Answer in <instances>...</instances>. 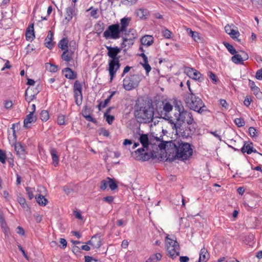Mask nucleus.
Wrapping results in <instances>:
<instances>
[{
	"mask_svg": "<svg viewBox=\"0 0 262 262\" xmlns=\"http://www.w3.org/2000/svg\"><path fill=\"white\" fill-rule=\"evenodd\" d=\"M135 116L139 122L145 123L152 122L154 116L152 103L144 100L137 102L135 105Z\"/></svg>",
	"mask_w": 262,
	"mask_h": 262,
	"instance_id": "1",
	"label": "nucleus"
},
{
	"mask_svg": "<svg viewBox=\"0 0 262 262\" xmlns=\"http://www.w3.org/2000/svg\"><path fill=\"white\" fill-rule=\"evenodd\" d=\"M173 151L175 152L174 158L178 159L187 160L189 158L193 153V150L191 145L180 139L174 140L171 142ZM170 146V143H169Z\"/></svg>",
	"mask_w": 262,
	"mask_h": 262,
	"instance_id": "2",
	"label": "nucleus"
},
{
	"mask_svg": "<svg viewBox=\"0 0 262 262\" xmlns=\"http://www.w3.org/2000/svg\"><path fill=\"white\" fill-rule=\"evenodd\" d=\"M184 101L188 107L200 114L206 112L207 107L202 100L194 93H186L184 96Z\"/></svg>",
	"mask_w": 262,
	"mask_h": 262,
	"instance_id": "3",
	"label": "nucleus"
},
{
	"mask_svg": "<svg viewBox=\"0 0 262 262\" xmlns=\"http://www.w3.org/2000/svg\"><path fill=\"white\" fill-rule=\"evenodd\" d=\"M166 249L167 255L172 259L176 258L180 254V246L179 243L167 236L166 237Z\"/></svg>",
	"mask_w": 262,
	"mask_h": 262,
	"instance_id": "4",
	"label": "nucleus"
},
{
	"mask_svg": "<svg viewBox=\"0 0 262 262\" xmlns=\"http://www.w3.org/2000/svg\"><path fill=\"white\" fill-rule=\"evenodd\" d=\"M121 33L119 24L116 23L108 26L103 33V37L106 39L116 40L121 37Z\"/></svg>",
	"mask_w": 262,
	"mask_h": 262,
	"instance_id": "5",
	"label": "nucleus"
},
{
	"mask_svg": "<svg viewBox=\"0 0 262 262\" xmlns=\"http://www.w3.org/2000/svg\"><path fill=\"white\" fill-rule=\"evenodd\" d=\"M132 156L137 161H146L151 158H156V152L154 151L148 152L145 148H140L134 152L132 153Z\"/></svg>",
	"mask_w": 262,
	"mask_h": 262,
	"instance_id": "6",
	"label": "nucleus"
},
{
	"mask_svg": "<svg viewBox=\"0 0 262 262\" xmlns=\"http://www.w3.org/2000/svg\"><path fill=\"white\" fill-rule=\"evenodd\" d=\"M141 81L140 76L138 74H133L126 77L123 81V86L126 91H130L137 88Z\"/></svg>",
	"mask_w": 262,
	"mask_h": 262,
	"instance_id": "7",
	"label": "nucleus"
},
{
	"mask_svg": "<svg viewBox=\"0 0 262 262\" xmlns=\"http://www.w3.org/2000/svg\"><path fill=\"white\" fill-rule=\"evenodd\" d=\"M179 116L177 117V120L181 122L180 123L186 122L188 125L195 124L191 112L185 111L183 108L182 110L179 108Z\"/></svg>",
	"mask_w": 262,
	"mask_h": 262,
	"instance_id": "8",
	"label": "nucleus"
},
{
	"mask_svg": "<svg viewBox=\"0 0 262 262\" xmlns=\"http://www.w3.org/2000/svg\"><path fill=\"white\" fill-rule=\"evenodd\" d=\"M82 90V84L78 80H76L73 85V93L75 103L78 106H80L82 102L83 96Z\"/></svg>",
	"mask_w": 262,
	"mask_h": 262,
	"instance_id": "9",
	"label": "nucleus"
},
{
	"mask_svg": "<svg viewBox=\"0 0 262 262\" xmlns=\"http://www.w3.org/2000/svg\"><path fill=\"white\" fill-rule=\"evenodd\" d=\"M120 67V60H108L107 70L109 72L111 81L116 76V73Z\"/></svg>",
	"mask_w": 262,
	"mask_h": 262,
	"instance_id": "10",
	"label": "nucleus"
},
{
	"mask_svg": "<svg viewBox=\"0 0 262 262\" xmlns=\"http://www.w3.org/2000/svg\"><path fill=\"white\" fill-rule=\"evenodd\" d=\"M107 50V55L111 58L109 60H120V56L118 54L120 53L121 49L118 47H112L105 46Z\"/></svg>",
	"mask_w": 262,
	"mask_h": 262,
	"instance_id": "11",
	"label": "nucleus"
},
{
	"mask_svg": "<svg viewBox=\"0 0 262 262\" xmlns=\"http://www.w3.org/2000/svg\"><path fill=\"white\" fill-rule=\"evenodd\" d=\"M70 46L74 47V48L73 49H70V50H66L63 51L61 56L62 59L68 63L73 59V56L76 48V42L74 41H71ZM68 64L69 63H68Z\"/></svg>",
	"mask_w": 262,
	"mask_h": 262,
	"instance_id": "12",
	"label": "nucleus"
},
{
	"mask_svg": "<svg viewBox=\"0 0 262 262\" xmlns=\"http://www.w3.org/2000/svg\"><path fill=\"white\" fill-rule=\"evenodd\" d=\"M241 152L245 154L250 155L252 152L258 153V152L254 148L253 143L250 141H244V144L241 149Z\"/></svg>",
	"mask_w": 262,
	"mask_h": 262,
	"instance_id": "13",
	"label": "nucleus"
},
{
	"mask_svg": "<svg viewBox=\"0 0 262 262\" xmlns=\"http://www.w3.org/2000/svg\"><path fill=\"white\" fill-rule=\"evenodd\" d=\"M139 140L142 145V148H146V150H148V146L149 144H155V143H152V139L151 137L149 138L147 134H140Z\"/></svg>",
	"mask_w": 262,
	"mask_h": 262,
	"instance_id": "14",
	"label": "nucleus"
},
{
	"mask_svg": "<svg viewBox=\"0 0 262 262\" xmlns=\"http://www.w3.org/2000/svg\"><path fill=\"white\" fill-rule=\"evenodd\" d=\"M76 15L75 5L72 6H69L66 9V14L64 20L68 24L70 21L73 16Z\"/></svg>",
	"mask_w": 262,
	"mask_h": 262,
	"instance_id": "15",
	"label": "nucleus"
},
{
	"mask_svg": "<svg viewBox=\"0 0 262 262\" xmlns=\"http://www.w3.org/2000/svg\"><path fill=\"white\" fill-rule=\"evenodd\" d=\"M131 21L130 17H124L120 19L119 29L122 34L126 33L127 28Z\"/></svg>",
	"mask_w": 262,
	"mask_h": 262,
	"instance_id": "16",
	"label": "nucleus"
},
{
	"mask_svg": "<svg viewBox=\"0 0 262 262\" xmlns=\"http://www.w3.org/2000/svg\"><path fill=\"white\" fill-rule=\"evenodd\" d=\"M186 72L189 77L195 80H200L202 75L200 72L191 68L186 69Z\"/></svg>",
	"mask_w": 262,
	"mask_h": 262,
	"instance_id": "17",
	"label": "nucleus"
},
{
	"mask_svg": "<svg viewBox=\"0 0 262 262\" xmlns=\"http://www.w3.org/2000/svg\"><path fill=\"white\" fill-rule=\"evenodd\" d=\"M87 244L91 245L94 248L98 249L101 246V240L100 236H97V235H94L92 236L91 240H90Z\"/></svg>",
	"mask_w": 262,
	"mask_h": 262,
	"instance_id": "18",
	"label": "nucleus"
},
{
	"mask_svg": "<svg viewBox=\"0 0 262 262\" xmlns=\"http://www.w3.org/2000/svg\"><path fill=\"white\" fill-rule=\"evenodd\" d=\"M15 150L20 158L25 159L26 157V151L24 147L19 143H16L14 146Z\"/></svg>",
	"mask_w": 262,
	"mask_h": 262,
	"instance_id": "19",
	"label": "nucleus"
},
{
	"mask_svg": "<svg viewBox=\"0 0 262 262\" xmlns=\"http://www.w3.org/2000/svg\"><path fill=\"white\" fill-rule=\"evenodd\" d=\"M54 34L51 31H49L48 34L45 40V45L47 48L51 49L53 46L54 43L53 42Z\"/></svg>",
	"mask_w": 262,
	"mask_h": 262,
	"instance_id": "20",
	"label": "nucleus"
},
{
	"mask_svg": "<svg viewBox=\"0 0 262 262\" xmlns=\"http://www.w3.org/2000/svg\"><path fill=\"white\" fill-rule=\"evenodd\" d=\"M154 40V37L151 35H146L140 39V41L142 45L149 47L153 43Z\"/></svg>",
	"mask_w": 262,
	"mask_h": 262,
	"instance_id": "21",
	"label": "nucleus"
},
{
	"mask_svg": "<svg viewBox=\"0 0 262 262\" xmlns=\"http://www.w3.org/2000/svg\"><path fill=\"white\" fill-rule=\"evenodd\" d=\"M50 153L52 157L53 165L55 167L57 166L59 164V160L57 150L54 148H51L50 149Z\"/></svg>",
	"mask_w": 262,
	"mask_h": 262,
	"instance_id": "22",
	"label": "nucleus"
},
{
	"mask_svg": "<svg viewBox=\"0 0 262 262\" xmlns=\"http://www.w3.org/2000/svg\"><path fill=\"white\" fill-rule=\"evenodd\" d=\"M209 258V254L204 247L202 248L200 253L199 262H206Z\"/></svg>",
	"mask_w": 262,
	"mask_h": 262,
	"instance_id": "23",
	"label": "nucleus"
},
{
	"mask_svg": "<svg viewBox=\"0 0 262 262\" xmlns=\"http://www.w3.org/2000/svg\"><path fill=\"white\" fill-rule=\"evenodd\" d=\"M62 72L64 73V76L69 79H74L77 77V74L70 68H66L62 70Z\"/></svg>",
	"mask_w": 262,
	"mask_h": 262,
	"instance_id": "24",
	"label": "nucleus"
},
{
	"mask_svg": "<svg viewBox=\"0 0 262 262\" xmlns=\"http://www.w3.org/2000/svg\"><path fill=\"white\" fill-rule=\"evenodd\" d=\"M36 120V118L35 116L33 115V112H30V113L27 115L24 119V127L26 128L28 127V124L32 123L35 122Z\"/></svg>",
	"mask_w": 262,
	"mask_h": 262,
	"instance_id": "25",
	"label": "nucleus"
},
{
	"mask_svg": "<svg viewBox=\"0 0 262 262\" xmlns=\"http://www.w3.org/2000/svg\"><path fill=\"white\" fill-rule=\"evenodd\" d=\"M26 37L28 40L33 39L35 37L33 24L30 25L27 29Z\"/></svg>",
	"mask_w": 262,
	"mask_h": 262,
	"instance_id": "26",
	"label": "nucleus"
},
{
	"mask_svg": "<svg viewBox=\"0 0 262 262\" xmlns=\"http://www.w3.org/2000/svg\"><path fill=\"white\" fill-rule=\"evenodd\" d=\"M68 42L69 40L68 38L64 37L59 41L58 44V46L60 49H61L63 51H64L66 50H69L68 47Z\"/></svg>",
	"mask_w": 262,
	"mask_h": 262,
	"instance_id": "27",
	"label": "nucleus"
},
{
	"mask_svg": "<svg viewBox=\"0 0 262 262\" xmlns=\"http://www.w3.org/2000/svg\"><path fill=\"white\" fill-rule=\"evenodd\" d=\"M173 140L167 141V142H164L163 141H162L160 142L159 144L158 145V147L160 149H165L166 148H167V150H172L173 148L172 146L169 145V143H171V142H173Z\"/></svg>",
	"mask_w": 262,
	"mask_h": 262,
	"instance_id": "28",
	"label": "nucleus"
},
{
	"mask_svg": "<svg viewBox=\"0 0 262 262\" xmlns=\"http://www.w3.org/2000/svg\"><path fill=\"white\" fill-rule=\"evenodd\" d=\"M124 36H122V40L124 41H126V44L129 47L132 46L134 43V39L136 38V36H134V34H132L133 37L128 38L126 36V33L123 34Z\"/></svg>",
	"mask_w": 262,
	"mask_h": 262,
	"instance_id": "29",
	"label": "nucleus"
},
{
	"mask_svg": "<svg viewBox=\"0 0 262 262\" xmlns=\"http://www.w3.org/2000/svg\"><path fill=\"white\" fill-rule=\"evenodd\" d=\"M35 199L37 203L40 206H46L48 202L44 196L40 194L35 197Z\"/></svg>",
	"mask_w": 262,
	"mask_h": 262,
	"instance_id": "30",
	"label": "nucleus"
},
{
	"mask_svg": "<svg viewBox=\"0 0 262 262\" xmlns=\"http://www.w3.org/2000/svg\"><path fill=\"white\" fill-rule=\"evenodd\" d=\"M143 62H141L140 64L143 66L146 71V74H148L151 70L150 66L148 64V58L145 57L143 58Z\"/></svg>",
	"mask_w": 262,
	"mask_h": 262,
	"instance_id": "31",
	"label": "nucleus"
},
{
	"mask_svg": "<svg viewBox=\"0 0 262 262\" xmlns=\"http://www.w3.org/2000/svg\"><path fill=\"white\" fill-rule=\"evenodd\" d=\"M231 60L235 64H243V60L241 54H234L231 57Z\"/></svg>",
	"mask_w": 262,
	"mask_h": 262,
	"instance_id": "32",
	"label": "nucleus"
},
{
	"mask_svg": "<svg viewBox=\"0 0 262 262\" xmlns=\"http://www.w3.org/2000/svg\"><path fill=\"white\" fill-rule=\"evenodd\" d=\"M168 123L170 124L171 127L173 130H176L177 132L178 129L180 128L181 123H176L175 121L171 119H167Z\"/></svg>",
	"mask_w": 262,
	"mask_h": 262,
	"instance_id": "33",
	"label": "nucleus"
},
{
	"mask_svg": "<svg viewBox=\"0 0 262 262\" xmlns=\"http://www.w3.org/2000/svg\"><path fill=\"white\" fill-rule=\"evenodd\" d=\"M17 201L24 209L27 210L29 208V206L26 203V199L24 197L18 196Z\"/></svg>",
	"mask_w": 262,
	"mask_h": 262,
	"instance_id": "34",
	"label": "nucleus"
},
{
	"mask_svg": "<svg viewBox=\"0 0 262 262\" xmlns=\"http://www.w3.org/2000/svg\"><path fill=\"white\" fill-rule=\"evenodd\" d=\"M46 69L51 72H56L58 71V66L50 63H46Z\"/></svg>",
	"mask_w": 262,
	"mask_h": 262,
	"instance_id": "35",
	"label": "nucleus"
},
{
	"mask_svg": "<svg viewBox=\"0 0 262 262\" xmlns=\"http://www.w3.org/2000/svg\"><path fill=\"white\" fill-rule=\"evenodd\" d=\"M240 35V33L238 30L233 29L232 32H231V34H230V37L237 41L239 42H241V39H238V37Z\"/></svg>",
	"mask_w": 262,
	"mask_h": 262,
	"instance_id": "36",
	"label": "nucleus"
},
{
	"mask_svg": "<svg viewBox=\"0 0 262 262\" xmlns=\"http://www.w3.org/2000/svg\"><path fill=\"white\" fill-rule=\"evenodd\" d=\"M106 180H108V185L111 190H114L118 188L117 184L112 179L107 177Z\"/></svg>",
	"mask_w": 262,
	"mask_h": 262,
	"instance_id": "37",
	"label": "nucleus"
},
{
	"mask_svg": "<svg viewBox=\"0 0 262 262\" xmlns=\"http://www.w3.org/2000/svg\"><path fill=\"white\" fill-rule=\"evenodd\" d=\"M29 90V88H28L26 91L25 99L27 101H28L29 103L31 101H32L33 99L36 98V96L37 93L39 92V91H37L36 93H34L33 94L31 95L30 96L28 97L27 96V94H28Z\"/></svg>",
	"mask_w": 262,
	"mask_h": 262,
	"instance_id": "38",
	"label": "nucleus"
},
{
	"mask_svg": "<svg viewBox=\"0 0 262 262\" xmlns=\"http://www.w3.org/2000/svg\"><path fill=\"white\" fill-rule=\"evenodd\" d=\"M224 45L230 54L233 55L236 53V51L232 45L227 42H224Z\"/></svg>",
	"mask_w": 262,
	"mask_h": 262,
	"instance_id": "39",
	"label": "nucleus"
},
{
	"mask_svg": "<svg viewBox=\"0 0 262 262\" xmlns=\"http://www.w3.org/2000/svg\"><path fill=\"white\" fill-rule=\"evenodd\" d=\"M40 119L43 121H47L49 118V112L46 110H42L40 114Z\"/></svg>",
	"mask_w": 262,
	"mask_h": 262,
	"instance_id": "40",
	"label": "nucleus"
},
{
	"mask_svg": "<svg viewBox=\"0 0 262 262\" xmlns=\"http://www.w3.org/2000/svg\"><path fill=\"white\" fill-rule=\"evenodd\" d=\"M27 194L28 195V198L30 200H32L34 198L33 193L35 191V188H32L30 187H27L25 188Z\"/></svg>",
	"mask_w": 262,
	"mask_h": 262,
	"instance_id": "41",
	"label": "nucleus"
},
{
	"mask_svg": "<svg viewBox=\"0 0 262 262\" xmlns=\"http://www.w3.org/2000/svg\"><path fill=\"white\" fill-rule=\"evenodd\" d=\"M95 28L98 33H102L104 29V24L100 21L95 25Z\"/></svg>",
	"mask_w": 262,
	"mask_h": 262,
	"instance_id": "42",
	"label": "nucleus"
},
{
	"mask_svg": "<svg viewBox=\"0 0 262 262\" xmlns=\"http://www.w3.org/2000/svg\"><path fill=\"white\" fill-rule=\"evenodd\" d=\"M251 90L257 98L261 99L262 98V93L260 92L258 87L256 86V88H254V89Z\"/></svg>",
	"mask_w": 262,
	"mask_h": 262,
	"instance_id": "43",
	"label": "nucleus"
},
{
	"mask_svg": "<svg viewBox=\"0 0 262 262\" xmlns=\"http://www.w3.org/2000/svg\"><path fill=\"white\" fill-rule=\"evenodd\" d=\"M188 34L192 37V38L195 41H198L200 39L199 34L195 31H193L191 30H189Z\"/></svg>",
	"mask_w": 262,
	"mask_h": 262,
	"instance_id": "44",
	"label": "nucleus"
},
{
	"mask_svg": "<svg viewBox=\"0 0 262 262\" xmlns=\"http://www.w3.org/2000/svg\"><path fill=\"white\" fill-rule=\"evenodd\" d=\"M234 122L238 127H243L245 124V122L244 119L242 118H237L235 119Z\"/></svg>",
	"mask_w": 262,
	"mask_h": 262,
	"instance_id": "45",
	"label": "nucleus"
},
{
	"mask_svg": "<svg viewBox=\"0 0 262 262\" xmlns=\"http://www.w3.org/2000/svg\"><path fill=\"white\" fill-rule=\"evenodd\" d=\"M172 105L169 102H166L165 104H164L163 110L166 113L170 112V111H172Z\"/></svg>",
	"mask_w": 262,
	"mask_h": 262,
	"instance_id": "46",
	"label": "nucleus"
},
{
	"mask_svg": "<svg viewBox=\"0 0 262 262\" xmlns=\"http://www.w3.org/2000/svg\"><path fill=\"white\" fill-rule=\"evenodd\" d=\"M91 110L90 108H89L87 106H84L83 110H82V115L83 117L85 116L90 115Z\"/></svg>",
	"mask_w": 262,
	"mask_h": 262,
	"instance_id": "47",
	"label": "nucleus"
},
{
	"mask_svg": "<svg viewBox=\"0 0 262 262\" xmlns=\"http://www.w3.org/2000/svg\"><path fill=\"white\" fill-rule=\"evenodd\" d=\"M163 36L166 38H170L171 37V32L168 29L164 28L162 30Z\"/></svg>",
	"mask_w": 262,
	"mask_h": 262,
	"instance_id": "48",
	"label": "nucleus"
},
{
	"mask_svg": "<svg viewBox=\"0 0 262 262\" xmlns=\"http://www.w3.org/2000/svg\"><path fill=\"white\" fill-rule=\"evenodd\" d=\"M65 116L62 115H59L57 118V123L59 125H64L65 123Z\"/></svg>",
	"mask_w": 262,
	"mask_h": 262,
	"instance_id": "49",
	"label": "nucleus"
},
{
	"mask_svg": "<svg viewBox=\"0 0 262 262\" xmlns=\"http://www.w3.org/2000/svg\"><path fill=\"white\" fill-rule=\"evenodd\" d=\"M136 13L138 17L140 18H143L145 16L146 12L143 9H140L137 11Z\"/></svg>",
	"mask_w": 262,
	"mask_h": 262,
	"instance_id": "50",
	"label": "nucleus"
},
{
	"mask_svg": "<svg viewBox=\"0 0 262 262\" xmlns=\"http://www.w3.org/2000/svg\"><path fill=\"white\" fill-rule=\"evenodd\" d=\"M6 156L5 152L2 149H0V161L3 163H6Z\"/></svg>",
	"mask_w": 262,
	"mask_h": 262,
	"instance_id": "51",
	"label": "nucleus"
},
{
	"mask_svg": "<svg viewBox=\"0 0 262 262\" xmlns=\"http://www.w3.org/2000/svg\"><path fill=\"white\" fill-rule=\"evenodd\" d=\"M249 134L251 137H255L257 136V132L256 129L253 127L249 128Z\"/></svg>",
	"mask_w": 262,
	"mask_h": 262,
	"instance_id": "52",
	"label": "nucleus"
},
{
	"mask_svg": "<svg viewBox=\"0 0 262 262\" xmlns=\"http://www.w3.org/2000/svg\"><path fill=\"white\" fill-rule=\"evenodd\" d=\"M104 118H105L106 122L109 124L110 125L112 124L113 121L115 120V117L114 116L112 115H108L104 116Z\"/></svg>",
	"mask_w": 262,
	"mask_h": 262,
	"instance_id": "53",
	"label": "nucleus"
},
{
	"mask_svg": "<svg viewBox=\"0 0 262 262\" xmlns=\"http://www.w3.org/2000/svg\"><path fill=\"white\" fill-rule=\"evenodd\" d=\"M110 102L108 99H106L103 102H101L98 105V108L99 111L101 110V107H105L108 103Z\"/></svg>",
	"mask_w": 262,
	"mask_h": 262,
	"instance_id": "54",
	"label": "nucleus"
},
{
	"mask_svg": "<svg viewBox=\"0 0 262 262\" xmlns=\"http://www.w3.org/2000/svg\"><path fill=\"white\" fill-rule=\"evenodd\" d=\"M84 259V262H101L99 260L94 258L93 257L90 256H85Z\"/></svg>",
	"mask_w": 262,
	"mask_h": 262,
	"instance_id": "55",
	"label": "nucleus"
},
{
	"mask_svg": "<svg viewBox=\"0 0 262 262\" xmlns=\"http://www.w3.org/2000/svg\"><path fill=\"white\" fill-rule=\"evenodd\" d=\"M107 185L108 181L103 180L101 182L100 188L101 189L104 190L107 188Z\"/></svg>",
	"mask_w": 262,
	"mask_h": 262,
	"instance_id": "56",
	"label": "nucleus"
},
{
	"mask_svg": "<svg viewBox=\"0 0 262 262\" xmlns=\"http://www.w3.org/2000/svg\"><path fill=\"white\" fill-rule=\"evenodd\" d=\"M87 121L92 122L95 124H96L97 121L96 119L94 118L91 115L85 116L84 117Z\"/></svg>",
	"mask_w": 262,
	"mask_h": 262,
	"instance_id": "57",
	"label": "nucleus"
},
{
	"mask_svg": "<svg viewBox=\"0 0 262 262\" xmlns=\"http://www.w3.org/2000/svg\"><path fill=\"white\" fill-rule=\"evenodd\" d=\"M208 76L209 78L214 82H216L217 79L216 76L212 72H209L208 73Z\"/></svg>",
	"mask_w": 262,
	"mask_h": 262,
	"instance_id": "58",
	"label": "nucleus"
},
{
	"mask_svg": "<svg viewBox=\"0 0 262 262\" xmlns=\"http://www.w3.org/2000/svg\"><path fill=\"white\" fill-rule=\"evenodd\" d=\"M63 190L67 194H70L73 191V189L68 185L64 186Z\"/></svg>",
	"mask_w": 262,
	"mask_h": 262,
	"instance_id": "59",
	"label": "nucleus"
},
{
	"mask_svg": "<svg viewBox=\"0 0 262 262\" xmlns=\"http://www.w3.org/2000/svg\"><path fill=\"white\" fill-rule=\"evenodd\" d=\"M257 79L262 80V69L257 71L255 75Z\"/></svg>",
	"mask_w": 262,
	"mask_h": 262,
	"instance_id": "60",
	"label": "nucleus"
},
{
	"mask_svg": "<svg viewBox=\"0 0 262 262\" xmlns=\"http://www.w3.org/2000/svg\"><path fill=\"white\" fill-rule=\"evenodd\" d=\"M16 232L17 234L21 235H25V231H24V229L20 226H18L17 227Z\"/></svg>",
	"mask_w": 262,
	"mask_h": 262,
	"instance_id": "61",
	"label": "nucleus"
},
{
	"mask_svg": "<svg viewBox=\"0 0 262 262\" xmlns=\"http://www.w3.org/2000/svg\"><path fill=\"white\" fill-rule=\"evenodd\" d=\"M233 30V29L231 27V26H230L229 25H227L225 27V32L228 34L229 35L230 34H231V32L232 31V30Z\"/></svg>",
	"mask_w": 262,
	"mask_h": 262,
	"instance_id": "62",
	"label": "nucleus"
},
{
	"mask_svg": "<svg viewBox=\"0 0 262 262\" xmlns=\"http://www.w3.org/2000/svg\"><path fill=\"white\" fill-rule=\"evenodd\" d=\"M220 105H221L225 109H227L228 107V105L225 99H220Z\"/></svg>",
	"mask_w": 262,
	"mask_h": 262,
	"instance_id": "63",
	"label": "nucleus"
},
{
	"mask_svg": "<svg viewBox=\"0 0 262 262\" xmlns=\"http://www.w3.org/2000/svg\"><path fill=\"white\" fill-rule=\"evenodd\" d=\"M150 257L154 258V261H155V259H156L157 261L160 260L162 258V255L159 253H157L155 255H154L152 256H151Z\"/></svg>",
	"mask_w": 262,
	"mask_h": 262,
	"instance_id": "64",
	"label": "nucleus"
}]
</instances>
